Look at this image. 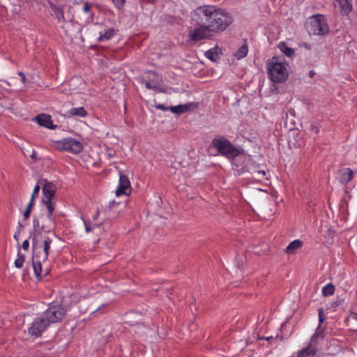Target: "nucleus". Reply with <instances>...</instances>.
Instances as JSON below:
<instances>
[{
    "instance_id": "obj_14",
    "label": "nucleus",
    "mask_w": 357,
    "mask_h": 357,
    "mask_svg": "<svg viewBox=\"0 0 357 357\" xmlns=\"http://www.w3.org/2000/svg\"><path fill=\"white\" fill-rule=\"evenodd\" d=\"M40 185H43V199H54L56 186L54 183L49 182L47 179H41Z\"/></svg>"
},
{
    "instance_id": "obj_23",
    "label": "nucleus",
    "mask_w": 357,
    "mask_h": 357,
    "mask_svg": "<svg viewBox=\"0 0 357 357\" xmlns=\"http://www.w3.org/2000/svg\"><path fill=\"white\" fill-rule=\"evenodd\" d=\"M353 171L350 169H346L341 172L340 182L344 184H347L351 181L353 178Z\"/></svg>"
},
{
    "instance_id": "obj_27",
    "label": "nucleus",
    "mask_w": 357,
    "mask_h": 357,
    "mask_svg": "<svg viewBox=\"0 0 357 357\" xmlns=\"http://www.w3.org/2000/svg\"><path fill=\"white\" fill-rule=\"evenodd\" d=\"M335 291V287L333 284H328L324 286L322 289V294L324 296H327L333 295Z\"/></svg>"
},
{
    "instance_id": "obj_4",
    "label": "nucleus",
    "mask_w": 357,
    "mask_h": 357,
    "mask_svg": "<svg viewBox=\"0 0 357 357\" xmlns=\"http://www.w3.org/2000/svg\"><path fill=\"white\" fill-rule=\"evenodd\" d=\"M309 32L317 36H324L328 33L329 28L324 15H317L311 18Z\"/></svg>"
},
{
    "instance_id": "obj_11",
    "label": "nucleus",
    "mask_w": 357,
    "mask_h": 357,
    "mask_svg": "<svg viewBox=\"0 0 357 357\" xmlns=\"http://www.w3.org/2000/svg\"><path fill=\"white\" fill-rule=\"evenodd\" d=\"M131 192L130 182L128 176L125 174L120 173L119 174V184L116 190V195L119 197L125 195H128Z\"/></svg>"
},
{
    "instance_id": "obj_16",
    "label": "nucleus",
    "mask_w": 357,
    "mask_h": 357,
    "mask_svg": "<svg viewBox=\"0 0 357 357\" xmlns=\"http://www.w3.org/2000/svg\"><path fill=\"white\" fill-rule=\"evenodd\" d=\"M194 108H195V104L192 102H189L184 105L171 106L169 107V110H171L173 113L176 114H181L185 113L187 111H190Z\"/></svg>"
},
{
    "instance_id": "obj_19",
    "label": "nucleus",
    "mask_w": 357,
    "mask_h": 357,
    "mask_svg": "<svg viewBox=\"0 0 357 357\" xmlns=\"http://www.w3.org/2000/svg\"><path fill=\"white\" fill-rule=\"evenodd\" d=\"M303 241L299 239H296L291 242L287 247L285 252L288 255H294L299 250L303 245Z\"/></svg>"
},
{
    "instance_id": "obj_42",
    "label": "nucleus",
    "mask_w": 357,
    "mask_h": 357,
    "mask_svg": "<svg viewBox=\"0 0 357 357\" xmlns=\"http://www.w3.org/2000/svg\"><path fill=\"white\" fill-rule=\"evenodd\" d=\"M84 225L86 232H90L91 231V228L88 225L86 221H84Z\"/></svg>"
},
{
    "instance_id": "obj_5",
    "label": "nucleus",
    "mask_w": 357,
    "mask_h": 357,
    "mask_svg": "<svg viewBox=\"0 0 357 357\" xmlns=\"http://www.w3.org/2000/svg\"><path fill=\"white\" fill-rule=\"evenodd\" d=\"M212 143L218 151L224 155L236 157L240 155L239 149L234 147L227 139H214Z\"/></svg>"
},
{
    "instance_id": "obj_21",
    "label": "nucleus",
    "mask_w": 357,
    "mask_h": 357,
    "mask_svg": "<svg viewBox=\"0 0 357 357\" xmlns=\"http://www.w3.org/2000/svg\"><path fill=\"white\" fill-rule=\"evenodd\" d=\"M69 116L86 117L88 115L86 110L83 107H73L68 111Z\"/></svg>"
},
{
    "instance_id": "obj_28",
    "label": "nucleus",
    "mask_w": 357,
    "mask_h": 357,
    "mask_svg": "<svg viewBox=\"0 0 357 357\" xmlns=\"http://www.w3.org/2000/svg\"><path fill=\"white\" fill-rule=\"evenodd\" d=\"M114 33V29H109L107 30L103 35H101L99 38V40H101L102 39H110Z\"/></svg>"
},
{
    "instance_id": "obj_32",
    "label": "nucleus",
    "mask_w": 357,
    "mask_h": 357,
    "mask_svg": "<svg viewBox=\"0 0 357 357\" xmlns=\"http://www.w3.org/2000/svg\"><path fill=\"white\" fill-rule=\"evenodd\" d=\"M324 314L323 308L319 309V320L320 323H322L324 321Z\"/></svg>"
},
{
    "instance_id": "obj_50",
    "label": "nucleus",
    "mask_w": 357,
    "mask_h": 357,
    "mask_svg": "<svg viewBox=\"0 0 357 357\" xmlns=\"http://www.w3.org/2000/svg\"><path fill=\"white\" fill-rule=\"evenodd\" d=\"M14 238H15L17 241L18 240V239H17V234H15V235H14Z\"/></svg>"
},
{
    "instance_id": "obj_20",
    "label": "nucleus",
    "mask_w": 357,
    "mask_h": 357,
    "mask_svg": "<svg viewBox=\"0 0 357 357\" xmlns=\"http://www.w3.org/2000/svg\"><path fill=\"white\" fill-rule=\"evenodd\" d=\"M278 47L285 56L289 58H293L295 55L294 50L288 47L284 42H280L278 45Z\"/></svg>"
},
{
    "instance_id": "obj_48",
    "label": "nucleus",
    "mask_w": 357,
    "mask_h": 357,
    "mask_svg": "<svg viewBox=\"0 0 357 357\" xmlns=\"http://www.w3.org/2000/svg\"><path fill=\"white\" fill-rule=\"evenodd\" d=\"M109 334H110V333H108V334H107V335H104V337H108Z\"/></svg>"
},
{
    "instance_id": "obj_8",
    "label": "nucleus",
    "mask_w": 357,
    "mask_h": 357,
    "mask_svg": "<svg viewBox=\"0 0 357 357\" xmlns=\"http://www.w3.org/2000/svg\"><path fill=\"white\" fill-rule=\"evenodd\" d=\"M43 202L46 206L47 209V218L50 222L49 226L42 225L40 226L41 229L46 233H50L52 229L54 227V220L53 218V213L54 211L56 202L54 199H43Z\"/></svg>"
},
{
    "instance_id": "obj_22",
    "label": "nucleus",
    "mask_w": 357,
    "mask_h": 357,
    "mask_svg": "<svg viewBox=\"0 0 357 357\" xmlns=\"http://www.w3.org/2000/svg\"><path fill=\"white\" fill-rule=\"evenodd\" d=\"M252 167H249L248 171L253 174L256 179L261 180L266 176V171L264 169H257V168L251 163Z\"/></svg>"
},
{
    "instance_id": "obj_39",
    "label": "nucleus",
    "mask_w": 357,
    "mask_h": 357,
    "mask_svg": "<svg viewBox=\"0 0 357 357\" xmlns=\"http://www.w3.org/2000/svg\"><path fill=\"white\" fill-rule=\"evenodd\" d=\"M18 75L21 77L22 82L23 83H25V82H26V75H25V74L24 73L20 71V72H18Z\"/></svg>"
},
{
    "instance_id": "obj_15",
    "label": "nucleus",
    "mask_w": 357,
    "mask_h": 357,
    "mask_svg": "<svg viewBox=\"0 0 357 357\" xmlns=\"http://www.w3.org/2000/svg\"><path fill=\"white\" fill-rule=\"evenodd\" d=\"M335 6L339 8L342 15H347L352 10V4L349 0H335Z\"/></svg>"
},
{
    "instance_id": "obj_13",
    "label": "nucleus",
    "mask_w": 357,
    "mask_h": 357,
    "mask_svg": "<svg viewBox=\"0 0 357 357\" xmlns=\"http://www.w3.org/2000/svg\"><path fill=\"white\" fill-rule=\"evenodd\" d=\"M0 6L13 15L17 14L21 11L20 0H0Z\"/></svg>"
},
{
    "instance_id": "obj_34",
    "label": "nucleus",
    "mask_w": 357,
    "mask_h": 357,
    "mask_svg": "<svg viewBox=\"0 0 357 357\" xmlns=\"http://www.w3.org/2000/svg\"><path fill=\"white\" fill-rule=\"evenodd\" d=\"M310 128H311V130L313 131L314 132V134H317L319 131V128L316 124H312L310 126Z\"/></svg>"
},
{
    "instance_id": "obj_40",
    "label": "nucleus",
    "mask_w": 357,
    "mask_h": 357,
    "mask_svg": "<svg viewBox=\"0 0 357 357\" xmlns=\"http://www.w3.org/2000/svg\"><path fill=\"white\" fill-rule=\"evenodd\" d=\"M30 213H31V211H29V209H26V211L24 213V219H26V220L28 219L30 216Z\"/></svg>"
},
{
    "instance_id": "obj_44",
    "label": "nucleus",
    "mask_w": 357,
    "mask_h": 357,
    "mask_svg": "<svg viewBox=\"0 0 357 357\" xmlns=\"http://www.w3.org/2000/svg\"><path fill=\"white\" fill-rule=\"evenodd\" d=\"M315 75V72L314 70H310L309 72V75L310 77H312Z\"/></svg>"
},
{
    "instance_id": "obj_3",
    "label": "nucleus",
    "mask_w": 357,
    "mask_h": 357,
    "mask_svg": "<svg viewBox=\"0 0 357 357\" xmlns=\"http://www.w3.org/2000/svg\"><path fill=\"white\" fill-rule=\"evenodd\" d=\"M268 72L271 79L275 83L284 82L288 77L286 68L277 57H273L269 61Z\"/></svg>"
},
{
    "instance_id": "obj_47",
    "label": "nucleus",
    "mask_w": 357,
    "mask_h": 357,
    "mask_svg": "<svg viewBox=\"0 0 357 357\" xmlns=\"http://www.w3.org/2000/svg\"><path fill=\"white\" fill-rule=\"evenodd\" d=\"M68 90L66 89H63L61 93H64V92H66Z\"/></svg>"
},
{
    "instance_id": "obj_49",
    "label": "nucleus",
    "mask_w": 357,
    "mask_h": 357,
    "mask_svg": "<svg viewBox=\"0 0 357 357\" xmlns=\"http://www.w3.org/2000/svg\"><path fill=\"white\" fill-rule=\"evenodd\" d=\"M98 214H99V211H97V213H96V215L95 216V218H96V217H98Z\"/></svg>"
},
{
    "instance_id": "obj_25",
    "label": "nucleus",
    "mask_w": 357,
    "mask_h": 357,
    "mask_svg": "<svg viewBox=\"0 0 357 357\" xmlns=\"http://www.w3.org/2000/svg\"><path fill=\"white\" fill-rule=\"evenodd\" d=\"M107 307V304H102L100 306L96 307V306H93L92 304L90 305L86 312L90 313L91 314H94L97 313H103L105 312V309Z\"/></svg>"
},
{
    "instance_id": "obj_30",
    "label": "nucleus",
    "mask_w": 357,
    "mask_h": 357,
    "mask_svg": "<svg viewBox=\"0 0 357 357\" xmlns=\"http://www.w3.org/2000/svg\"><path fill=\"white\" fill-rule=\"evenodd\" d=\"M146 87L149 89H153L155 91H159V86L155 84L153 82H146Z\"/></svg>"
},
{
    "instance_id": "obj_29",
    "label": "nucleus",
    "mask_w": 357,
    "mask_h": 357,
    "mask_svg": "<svg viewBox=\"0 0 357 357\" xmlns=\"http://www.w3.org/2000/svg\"><path fill=\"white\" fill-rule=\"evenodd\" d=\"M24 262V257L23 255L18 254V257L15 261V267L17 268H22Z\"/></svg>"
},
{
    "instance_id": "obj_9",
    "label": "nucleus",
    "mask_w": 357,
    "mask_h": 357,
    "mask_svg": "<svg viewBox=\"0 0 357 357\" xmlns=\"http://www.w3.org/2000/svg\"><path fill=\"white\" fill-rule=\"evenodd\" d=\"M60 150L69 151L73 153H79L82 149V144L74 139H63L59 146Z\"/></svg>"
},
{
    "instance_id": "obj_33",
    "label": "nucleus",
    "mask_w": 357,
    "mask_h": 357,
    "mask_svg": "<svg viewBox=\"0 0 357 357\" xmlns=\"http://www.w3.org/2000/svg\"><path fill=\"white\" fill-rule=\"evenodd\" d=\"M40 189V185L37 184L33 189V193L31 196H33V199H35V196L38 195L39 190Z\"/></svg>"
},
{
    "instance_id": "obj_6",
    "label": "nucleus",
    "mask_w": 357,
    "mask_h": 357,
    "mask_svg": "<svg viewBox=\"0 0 357 357\" xmlns=\"http://www.w3.org/2000/svg\"><path fill=\"white\" fill-rule=\"evenodd\" d=\"M66 315V309L61 305H52L43 314V318L46 321L55 323L61 321Z\"/></svg>"
},
{
    "instance_id": "obj_10",
    "label": "nucleus",
    "mask_w": 357,
    "mask_h": 357,
    "mask_svg": "<svg viewBox=\"0 0 357 357\" xmlns=\"http://www.w3.org/2000/svg\"><path fill=\"white\" fill-rule=\"evenodd\" d=\"M48 326L49 322L46 321L45 318H38L29 328V333L33 336L38 337Z\"/></svg>"
},
{
    "instance_id": "obj_37",
    "label": "nucleus",
    "mask_w": 357,
    "mask_h": 357,
    "mask_svg": "<svg viewBox=\"0 0 357 357\" xmlns=\"http://www.w3.org/2000/svg\"><path fill=\"white\" fill-rule=\"evenodd\" d=\"M29 246V243L28 240H25L23 241L22 247L24 250H28Z\"/></svg>"
},
{
    "instance_id": "obj_7",
    "label": "nucleus",
    "mask_w": 357,
    "mask_h": 357,
    "mask_svg": "<svg viewBox=\"0 0 357 357\" xmlns=\"http://www.w3.org/2000/svg\"><path fill=\"white\" fill-rule=\"evenodd\" d=\"M198 27L194 29L188 33L189 40L191 41H199L208 39L212 36L213 31L209 29L206 24L195 22Z\"/></svg>"
},
{
    "instance_id": "obj_31",
    "label": "nucleus",
    "mask_w": 357,
    "mask_h": 357,
    "mask_svg": "<svg viewBox=\"0 0 357 357\" xmlns=\"http://www.w3.org/2000/svg\"><path fill=\"white\" fill-rule=\"evenodd\" d=\"M115 6L118 8H121L125 4L126 0H112Z\"/></svg>"
},
{
    "instance_id": "obj_2",
    "label": "nucleus",
    "mask_w": 357,
    "mask_h": 357,
    "mask_svg": "<svg viewBox=\"0 0 357 357\" xmlns=\"http://www.w3.org/2000/svg\"><path fill=\"white\" fill-rule=\"evenodd\" d=\"M195 22L206 24L213 33L222 32L233 22L231 15L226 10L213 6H203L191 13Z\"/></svg>"
},
{
    "instance_id": "obj_1",
    "label": "nucleus",
    "mask_w": 357,
    "mask_h": 357,
    "mask_svg": "<svg viewBox=\"0 0 357 357\" xmlns=\"http://www.w3.org/2000/svg\"><path fill=\"white\" fill-rule=\"evenodd\" d=\"M32 266L36 276L39 278L47 275L50 271L47 264L49 250L52 240L45 235L39 220H33Z\"/></svg>"
},
{
    "instance_id": "obj_35",
    "label": "nucleus",
    "mask_w": 357,
    "mask_h": 357,
    "mask_svg": "<svg viewBox=\"0 0 357 357\" xmlns=\"http://www.w3.org/2000/svg\"><path fill=\"white\" fill-rule=\"evenodd\" d=\"M33 202H34L33 196H31L30 202L28 204V206L26 207V209H29V211H31L32 207L33 206Z\"/></svg>"
},
{
    "instance_id": "obj_24",
    "label": "nucleus",
    "mask_w": 357,
    "mask_h": 357,
    "mask_svg": "<svg viewBox=\"0 0 357 357\" xmlns=\"http://www.w3.org/2000/svg\"><path fill=\"white\" fill-rule=\"evenodd\" d=\"M206 58L212 61H216L220 59L218 47L212 48L205 52Z\"/></svg>"
},
{
    "instance_id": "obj_18",
    "label": "nucleus",
    "mask_w": 357,
    "mask_h": 357,
    "mask_svg": "<svg viewBox=\"0 0 357 357\" xmlns=\"http://www.w3.org/2000/svg\"><path fill=\"white\" fill-rule=\"evenodd\" d=\"M56 0H48V3L54 12V15L59 20L63 19V12L61 5L58 3Z\"/></svg>"
},
{
    "instance_id": "obj_26",
    "label": "nucleus",
    "mask_w": 357,
    "mask_h": 357,
    "mask_svg": "<svg viewBox=\"0 0 357 357\" xmlns=\"http://www.w3.org/2000/svg\"><path fill=\"white\" fill-rule=\"evenodd\" d=\"M248 52V45L244 44L237 50V52L234 54V56L238 59H241L247 56Z\"/></svg>"
},
{
    "instance_id": "obj_41",
    "label": "nucleus",
    "mask_w": 357,
    "mask_h": 357,
    "mask_svg": "<svg viewBox=\"0 0 357 357\" xmlns=\"http://www.w3.org/2000/svg\"><path fill=\"white\" fill-rule=\"evenodd\" d=\"M258 340H270L271 339H273V336H268V337H258Z\"/></svg>"
},
{
    "instance_id": "obj_12",
    "label": "nucleus",
    "mask_w": 357,
    "mask_h": 357,
    "mask_svg": "<svg viewBox=\"0 0 357 357\" xmlns=\"http://www.w3.org/2000/svg\"><path fill=\"white\" fill-rule=\"evenodd\" d=\"M316 337V334H314L312 337L311 340L307 347L305 348L299 350L296 353V357H314L317 352V349L315 345H314V341Z\"/></svg>"
},
{
    "instance_id": "obj_46",
    "label": "nucleus",
    "mask_w": 357,
    "mask_h": 357,
    "mask_svg": "<svg viewBox=\"0 0 357 357\" xmlns=\"http://www.w3.org/2000/svg\"><path fill=\"white\" fill-rule=\"evenodd\" d=\"M36 153L34 151H33V153L31 155V158H36Z\"/></svg>"
},
{
    "instance_id": "obj_38",
    "label": "nucleus",
    "mask_w": 357,
    "mask_h": 357,
    "mask_svg": "<svg viewBox=\"0 0 357 357\" xmlns=\"http://www.w3.org/2000/svg\"><path fill=\"white\" fill-rule=\"evenodd\" d=\"M155 107H156L157 109H160L163 110V111H165V110H167V109H169V107H165L164 105H162V104H158V105H157L155 106Z\"/></svg>"
},
{
    "instance_id": "obj_36",
    "label": "nucleus",
    "mask_w": 357,
    "mask_h": 357,
    "mask_svg": "<svg viewBox=\"0 0 357 357\" xmlns=\"http://www.w3.org/2000/svg\"><path fill=\"white\" fill-rule=\"evenodd\" d=\"M90 8H91V6H90V5H89V3L88 2H85V3H84L83 10H84L85 13L89 12V10H90Z\"/></svg>"
},
{
    "instance_id": "obj_45",
    "label": "nucleus",
    "mask_w": 357,
    "mask_h": 357,
    "mask_svg": "<svg viewBox=\"0 0 357 357\" xmlns=\"http://www.w3.org/2000/svg\"><path fill=\"white\" fill-rule=\"evenodd\" d=\"M114 204H115L114 201L109 202V208L112 209Z\"/></svg>"
},
{
    "instance_id": "obj_43",
    "label": "nucleus",
    "mask_w": 357,
    "mask_h": 357,
    "mask_svg": "<svg viewBox=\"0 0 357 357\" xmlns=\"http://www.w3.org/2000/svg\"><path fill=\"white\" fill-rule=\"evenodd\" d=\"M351 317L353 319H354V320L357 321V313H356V312L351 313Z\"/></svg>"
},
{
    "instance_id": "obj_17",
    "label": "nucleus",
    "mask_w": 357,
    "mask_h": 357,
    "mask_svg": "<svg viewBox=\"0 0 357 357\" xmlns=\"http://www.w3.org/2000/svg\"><path fill=\"white\" fill-rule=\"evenodd\" d=\"M36 120L40 126L47 128H54L51 116L48 114H40L36 116Z\"/></svg>"
}]
</instances>
